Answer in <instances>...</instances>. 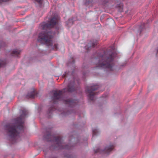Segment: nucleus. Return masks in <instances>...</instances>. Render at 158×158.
I'll return each mask as SVG.
<instances>
[{
    "mask_svg": "<svg viewBox=\"0 0 158 158\" xmlns=\"http://www.w3.org/2000/svg\"><path fill=\"white\" fill-rule=\"evenodd\" d=\"M97 131V129H95L93 130V136H94V135H96L97 134L96 132Z\"/></svg>",
    "mask_w": 158,
    "mask_h": 158,
    "instance_id": "12",
    "label": "nucleus"
},
{
    "mask_svg": "<svg viewBox=\"0 0 158 158\" xmlns=\"http://www.w3.org/2000/svg\"><path fill=\"white\" fill-rule=\"evenodd\" d=\"M8 1V0H0V4L3 2H6Z\"/></svg>",
    "mask_w": 158,
    "mask_h": 158,
    "instance_id": "17",
    "label": "nucleus"
},
{
    "mask_svg": "<svg viewBox=\"0 0 158 158\" xmlns=\"http://www.w3.org/2000/svg\"><path fill=\"white\" fill-rule=\"evenodd\" d=\"M2 61L1 60H0V67L2 66Z\"/></svg>",
    "mask_w": 158,
    "mask_h": 158,
    "instance_id": "18",
    "label": "nucleus"
},
{
    "mask_svg": "<svg viewBox=\"0 0 158 158\" xmlns=\"http://www.w3.org/2000/svg\"><path fill=\"white\" fill-rule=\"evenodd\" d=\"M52 137V135H51L50 134H48L46 136L45 138L47 139L48 137H50L51 138Z\"/></svg>",
    "mask_w": 158,
    "mask_h": 158,
    "instance_id": "16",
    "label": "nucleus"
},
{
    "mask_svg": "<svg viewBox=\"0 0 158 158\" xmlns=\"http://www.w3.org/2000/svg\"><path fill=\"white\" fill-rule=\"evenodd\" d=\"M51 112V111H50L49 112V113H50V112Z\"/></svg>",
    "mask_w": 158,
    "mask_h": 158,
    "instance_id": "21",
    "label": "nucleus"
},
{
    "mask_svg": "<svg viewBox=\"0 0 158 158\" xmlns=\"http://www.w3.org/2000/svg\"><path fill=\"white\" fill-rule=\"evenodd\" d=\"M115 53H112L111 52L107 53L106 52H103L102 53L98 54L96 59L98 62L97 67L101 69H105L110 71L112 70L113 65L112 63Z\"/></svg>",
    "mask_w": 158,
    "mask_h": 158,
    "instance_id": "2",
    "label": "nucleus"
},
{
    "mask_svg": "<svg viewBox=\"0 0 158 158\" xmlns=\"http://www.w3.org/2000/svg\"><path fill=\"white\" fill-rule=\"evenodd\" d=\"M74 82H70L68 85V88L64 89L62 90L59 91H54L53 96L54 100H60L62 95L65 92H70L75 90L74 86Z\"/></svg>",
    "mask_w": 158,
    "mask_h": 158,
    "instance_id": "4",
    "label": "nucleus"
},
{
    "mask_svg": "<svg viewBox=\"0 0 158 158\" xmlns=\"http://www.w3.org/2000/svg\"><path fill=\"white\" fill-rule=\"evenodd\" d=\"M98 88V86L97 85L92 86L90 88L88 87L87 89V92L88 94V97L90 100H93L94 99L95 95L94 91Z\"/></svg>",
    "mask_w": 158,
    "mask_h": 158,
    "instance_id": "5",
    "label": "nucleus"
},
{
    "mask_svg": "<svg viewBox=\"0 0 158 158\" xmlns=\"http://www.w3.org/2000/svg\"><path fill=\"white\" fill-rule=\"evenodd\" d=\"M47 141H51L50 140H49L48 139H47Z\"/></svg>",
    "mask_w": 158,
    "mask_h": 158,
    "instance_id": "19",
    "label": "nucleus"
},
{
    "mask_svg": "<svg viewBox=\"0 0 158 158\" xmlns=\"http://www.w3.org/2000/svg\"><path fill=\"white\" fill-rule=\"evenodd\" d=\"M55 142L57 145V148L59 149H69V147L68 145L64 147V144L62 142V139L60 137H54Z\"/></svg>",
    "mask_w": 158,
    "mask_h": 158,
    "instance_id": "7",
    "label": "nucleus"
},
{
    "mask_svg": "<svg viewBox=\"0 0 158 158\" xmlns=\"http://www.w3.org/2000/svg\"><path fill=\"white\" fill-rule=\"evenodd\" d=\"M64 103L66 104L69 105L70 107H72L76 104L77 100H71L70 99L64 100Z\"/></svg>",
    "mask_w": 158,
    "mask_h": 158,
    "instance_id": "8",
    "label": "nucleus"
},
{
    "mask_svg": "<svg viewBox=\"0 0 158 158\" xmlns=\"http://www.w3.org/2000/svg\"><path fill=\"white\" fill-rule=\"evenodd\" d=\"M20 52L21 51L20 50L18 49H15L12 52L11 55L15 56H18Z\"/></svg>",
    "mask_w": 158,
    "mask_h": 158,
    "instance_id": "9",
    "label": "nucleus"
},
{
    "mask_svg": "<svg viewBox=\"0 0 158 158\" xmlns=\"http://www.w3.org/2000/svg\"><path fill=\"white\" fill-rule=\"evenodd\" d=\"M113 148L114 147L113 146H107L105 148L104 151L106 153H108L109 152L112 150Z\"/></svg>",
    "mask_w": 158,
    "mask_h": 158,
    "instance_id": "10",
    "label": "nucleus"
},
{
    "mask_svg": "<svg viewBox=\"0 0 158 158\" xmlns=\"http://www.w3.org/2000/svg\"><path fill=\"white\" fill-rule=\"evenodd\" d=\"M97 42L96 41L95 42H94L92 43V46L93 47H94L95 45L97 44Z\"/></svg>",
    "mask_w": 158,
    "mask_h": 158,
    "instance_id": "14",
    "label": "nucleus"
},
{
    "mask_svg": "<svg viewBox=\"0 0 158 158\" xmlns=\"http://www.w3.org/2000/svg\"><path fill=\"white\" fill-rule=\"evenodd\" d=\"M28 112L25 109L22 111L20 117L14 120V123L6 125L5 129L7 131L11 141L15 142L19 138L20 133L23 131V119L27 114Z\"/></svg>",
    "mask_w": 158,
    "mask_h": 158,
    "instance_id": "1",
    "label": "nucleus"
},
{
    "mask_svg": "<svg viewBox=\"0 0 158 158\" xmlns=\"http://www.w3.org/2000/svg\"><path fill=\"white\" fill-rule=\"evenodd\" d=\"M59 18L58 17H55L51 19L48 23H46L44 24L43 28H51L54 26L57 23Z\"/></svg>",
    "mask_w": 158,
    "mask_h": 158,
    "instance_id": "6",
    "label": "nucleus"
},
{
    "mask_svg": "<svg viewBox=\"0 0 158 158\" xmlns=\"http://www.w3.org/2000/svg\"><path fill=\"white\" fill-rule=\"evenodd\" d=\"M157 51H158V48L157 49Z\"/></svg>",
    "mask_w": 158,
    "mask_h": 158,
    "instance_id": "20",
    "label": "nucleus"
},
{
    "mask_svg": "<svg viewBox=\"0 0 158 158\" xmlns=\"http://www.w3.org/2000/svg\"><path fill=\"white\" fill-rule=\"evenodd\" d=\"M43 0H36V1L40 4L42 3Z\"/></svg>",
    "mask_w": 158,
    "mask_h": 158,
    "instance_id": "15",
    "label": "nucleus"
},
{
    "mask_svg": "<svg viewBox=\"0 0 158 158\" xmlns=\"http://www.w3.org/2000/svg\"><path fill=\"white\" fill-rule=\"evenodd\" d=\"M35 96V92L34 90H32L30 93H28L27 95V98H34V96Z\"/></svg>",
    "mask_w": 158,
    "mask_h": 158,
    "instance_id": "11",
    "label": "nucleus"
},
{
    "mask_svg": "<svg viewBox=\"0 0 158 158\" xmlns=\"http://www.w3.org/2000/svg\"><path fill=\"white\" fill-rule=\"evenodd\" d=\"M52 34L51 32L47 33L41 32L39 34L37 40L40 43L48 46H52V38L53 37Z\"/></svg>",
    "mask_w": 158,
    "mask_h": 158,
    "instance_id": "3",
    "label": "nucleus"
},
{
    "mask_svg": "<svg viewBox=\"0 0 158 158\" xmlns=\"http://www.w3.org/2000/svg\"><path fill=\"white\" fill-rule=\"evenodd\" d=\"M52 48L54 50H57L58 49L57 44H55L54 46L52 47Z\"/></svg>",
    "mask_w": 158,
    "mask_h": 158,
    "instance_id": "13",
    "label": "nucleus"
}]
</instances>
